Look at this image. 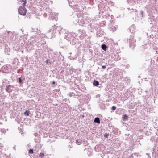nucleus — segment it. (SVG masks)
I'll list each match as a JSON object with an SVG mask.
<instances>
[{
    "instance_id": "obj_1",
    "label": "nucleus",
    "mask_w": 158,
    "mask_h": 158,
    "mask_svg": "<svg viewBox=\"0 0 158 158\" xmlns=\"http://www.w3.org/2000/svg\"><path fill=\"white\" fill-rule=\"evenodd\" d=\"M18 11L20 15L24 16L26 14L27 10L24 6H20L19 8Z\"/></svg>"
},
{
    "instance_id": "obj_2",
    "label": "nucleus",
    "mask_w": 158,
    "mask_h": 158,
    "mask_svg": "<svg viewBox=\"0 0 158 158\" xmlns=\"http://www.w3.org/2000/svg\"><path fill=\"white\" fill-rule=\"evenodd\" d=\"M11 86L10 85H8V86H7L6 88V90L8 92H10L11 91V90H10L11 88Z\"/></svg>"
},
{
    "instance_id": "obj_3",
    "label": "nucleus",
    "mask_w": 158,
    "mask_h": 158,
    "mask_svg": "<svg viewBox=\"0 0 158 158\" xmlns=\"http://www.w3.org/2000/svg\"><path fill=\"white\" fill-rule=\"evenodd\" d=\"M94 122L99 124L100 123V121L99 118L98 117L95 118L94 120Z\"/></svg>"
},
{
    "instance_id": "obj_4",
    "label": "nucleus",
    "mask_w": 158,
    "mask_h": 158,
    "mask_svg": "<svg viewBox=\"0 0 158 158\" xmlns=\"http://www.w3.org/2000/svg\"><path fill=\"white\" fill-rule=\"evenodd\" d=\"M99 85V82L97 81L94 80L93 82V85L95 86H98Z\"/></svg>"
},
{
    "instance_id": "obj_5",
    "label": "nucleus",
    "mask_w": 158,
    "mask_h": 158,
    "mask_svg": "<svg viewBox=\"0 0 158 158\" xmlns=\"http://www.w3.org/2000/svg\"><path fill=\"white\" fill-rule=\"evenodd\" d=\"M20 2L21 3L23 2V3L22 4L23 6H24L26 5V4L27 3L26 0H20Z\"/></svg>"
},
{
    "instance_id": "obj_6",
    "label": "nucleus",
    "mask_w": 158,
    "mask_h": 158,
    "mask_svg": "<svg viewBox=\"0 0 158 158\" xmlns=\"http://www.w3.org/2000/svg\"><path fill=\"white\" fill-rule=\"evenodd\" d=\"M102 48L103 50H104L106 51V46L105 44H103L102 46Z\"/></svg>"
},
{
    "instance_id": "obj_7",
    "label": "nucleus",
    "mask_w": 158,
    "mask_h": 158,
    "mask_svg": "<svg viewBox=\"0 0 158 158\" xmlns=\"http://www.w3.org/2000/svg\"><path fill=\"white\" fill-rule=\"evenodd\" d=\"M30 111L29 110L26 111L24 113L27 116H28L29 114Z\"/></svg>"
},
{
    "instance_id": "obj_8",
    "label": "nucleus",
    "mask_w": 158,
    "mask_h": 158,
    "mask_svg": "<svg viewBox=\"0 0 158 158\" xmlns=\"http://www.w3.org/2000/svg\"><path fill=\"white\" fill-rule=\"evenodd\" d=\"M76 143L77 144L80 145L81 143V141L80 140L77 139L76 141Z\"/></svg>"
},
{
    "instance_id": "obj_9",
    "label": "nucleus",
    "mask_w": 158,
    "mask_h": 158,
    "mask_svg": "<svg viewBox=\"0 0 158 158\" xmlns=\"http://www.w3.org/2000/svg\"><path fill=\"white\" fill-rule=\"evenodd\" d=\"M29 153L30 154H33L34 153L33 150L31 149L29 151Z\"/></svg>"
},
{
    "instance_id": "obj_10",
    "label": "nucleus",
    "mask_w": 158,
    "mask_h": 158,
    "mask_svg": "<svg viewBox=\"0 0 158 158\" xmlns=\"http://www.w3.org/2000/svg\"><path fill=\"white\" fill-rule=\"evenodd\" d=\"M44 156V154L43 153H40L39 155V157H42Z\"/></svg>"
},
{
    "instance_id": "obj_11",
    "label": "nucleus",
    "mask_w": 158,
    "mask_h": 158,
    "mask_svg": "<svg viewBox=\"0 0 158 158\" xmlns=\"http://www.w3.org/2000/svg\"><path fill=\"white\" fill-rule=\"evenodd\" d=\"M127 116L126 115H123V118L124 119H127Z\"/></svg>"
},
{
    "instance_id": "obj_12",
    "label": "nucleus",
    "mask_w": 158,
    "mask_h": 158,
    "mask_svg": "<svg viewBox=\"0 0 158 158\" xmlns=\"http://www.w3.org/2000/svg\"><path fill=\"white\" fill-rule=\"evenodd\" d=\"M116 107L115 106H113L112 107V110H116Z\"/></svg>"
},
{
    "instance_id": "obj_13",
    "label": "nucleus",
    "mask_w": 158,
    "mask_h": 158,
    "mask_svg": "<svg viewBox=\"0 0 158 158\" xmlns=\"http://www.w3.org/2000/svg\"><path fill=\"white\" fill-rule=\"evenodd\" d=\"M19 82L20 83H22V79H21V78H19Z\"/></svg>"
},
{
    "instance_id": "obj_14",
    "label": "nucleus",
    "mask_w": 158,
    "mask_h": 158,
    "mask_svg": "<svg viewBox=\"0 0 158 158\" xmlns=\"http://www.w3.org/2000/svg\"><path fill=\"white\" fill-rule=\"evenodd\" d=\"M108 135L107 134H105L104 135V136L106 137L108 136Z\"/></svg>"
},
{
    "instance_id": "obj_15",
    "label": "nucleus",
    "mask_w": 158,
    "mask_h": 158,
    "mask_svg": "<svg viewBox=\"0 0 158 158\" xmlns=\"http://www.w3.org/2000/svg\"><path fill=\"white\" fill-rule=\"evenodd\" d=\"M102 67L103 69H105V68H106V66H105V65H103V66H102Z\"/></svg>"
},
{
    "instance_id": "obj_16",
    "label": "nucleus",
    "mask_w": 158,
    "mask_h": 158,
    "mask_svg": "<svg viewBox=\"0 0 158 158\" xmlns=\"http://www.w3.org/2000/svg\"><path fill=\"white\" fill-rule=\"evenodd\" d=\"M55 84V81H53V82H52L53 84Z\"/></svg>"
},
{
    "instance_id": "obj_17",
    "label": "nucleus",
    "mask_w": 158,
    "mask_h": 158,
    "mask_svg": "<svg viewBox=\"0 0 158 158\" xmlns=\"http://www.w3.org/2000/svg\"><path fill=\"white\" fill-rule=\"evenodd\" d=\"M46 62L48 63V60L46 61Z\"/></svg>"
}]
</instances>
